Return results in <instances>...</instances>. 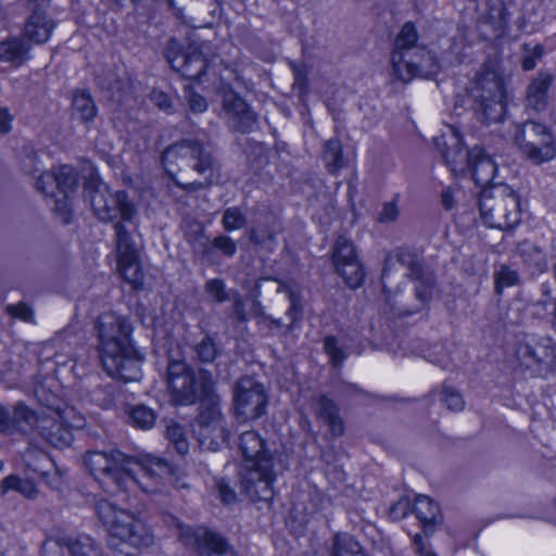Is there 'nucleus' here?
Masks as SVG:
<instances>
[{
  "mask_svg": "<svg viewBox=\"0 0 556 556\" xmlns=\"http://www.w3.org/2000/svg\"><path fill=\"white\" fill-rule=\"evenodd\" d=\"M515 140L522 155L533 164L540 165L556 156V139L552 130L542 123L525 122L520 125Z\"/></svg>",
  "mask_w": 556,
  "mask_h": 556,
  "instance_id": "9d476101",
  "label": "nucleus"
},
{
  "mask_svg": "<svg viewBox=\"0 0 556 556\" xmlns=\"http://www.w3.org/2000/svg\"><path fill=\"white\" fill-rule=\"evenodd\" d=\"M5 313L13 318H17L26 323L34 321V311L28 304L24 302L8 305L5 307Z\"/></svg>",
  "mask_w": 556,
  "mask_h": 556,
  "instance_id": "3c124183",
  "label": "nucleus"
},
{
  "mask_svg": "<svg viewBox=\"0 0 556 556\" xmlns=\"http://www.w3.org/2000/svg\"><path fill=\"white\" fill-rule=\"evenodd\" d=\"M215 486L218 491L220 500L225 504H231L236 501L237 494L225 479H217L215 482Z\"/></svg>",
  "mask_w": 556,
  "mask_h": 556,
  "instance_id": "bf43d9fd",
  "label": "nucleus"
},
{
  "mask_svg": "<svg viewBox=\"0 0 556 556\" xmlns=\"http://www.w3.org/2000/svg\"><path fill=\"white\" fill-rule=\"evenodd\" d=\"M9 490L16 491L28 500L36 498L39 493L33 481L14 475L8 476L2 481V492L5 493Z\"/></svg>",
  "mask_w": 556,
  "mask_h": 556,
  "instance_id": "4c0bfd02",
  "label": "nucleus"
},
{
  "mask_svg": "<svg viewBox=\"0 0 556 556\" xmlns=\"http://www.w3.org/2000/svg\"><path fill=\"white\" fill-rule=\"evenodd\" d=\"M137 217L131 222L124 219L116 220L113 225L115 232V247L117 256L138 254L139 250L134 240V232L137 230Z\"/></svg>",
  "mask_w": 556,
  "mask_h": 556,
  "instance_id": "cd10ccee",
  "label": "nucleus"
},
{
  "mask_svg": "<svg viewBox=\"0 0 556 556\" xmlns=\"http://www.w3.org/2000/svg\"><path fill=\"white\" fill-rule=\"evenodd\" d=\"M247 224V217L243 212L237 207L231 206L224 211L222 217V225L225 231H235L243 228Z\"/></svg>",
  "mask_w": 556,
  "mask_h": 556,
  "instance_id": "79ce46f5",
  "label": "nucleus"
},
{
  "mask_svg": "<svg viewBox=\"0 0 556 556\" xmlns=\"http://www.w3.org/2000/svg\"><path fill=\"white\" fill-rule=\"evenodd\" d=\"M324 350L330 356L334 366L340 365L345 358L344 351L338 345V341L333 336H327L325 338Z\"/></svg>",
  "mask_w": 556,
  "mask_h": 556,
  "instance_id": "603ef678",
  "label": "nucleus"
},
{
  "mask_svg": "<svg viewBox=\"0 0 556 556\" xmlns=\"http://www.w3.org/2000/svg\"><path fill=\"white\" fill-rule=\"evenodd\" d=\"M496 291L500 293L503 288L516 286L519 282L518 273L507 265H502L494 274Z\"/></svg>",
  "mask_w": 556,
  "mask_h": 556,
  "instance_id": "a18cd8bd",
  "label": "nucleus"
},
{
  "mask_svg": "<svg viewBox=\"0 0 556 556\" xmlns=\"http://www.w3.org/2000/svg\"><path fill=\"white\" fill-rule=\"evenodd\" d=\"M170 67L187 79L195 80L204 75L207 62L198 47L189 46L181 50L179 43L172 39L166 51Z\"/></svg>",
  "mask_w": 556,
  "mask_h": 556,
  "instance_id": "6ab92c4d",
  "label": "nucleus"
},
{
  "mask_svg": "<svg viewBox=\"0 0 556 556\" xmlns=\"http://www.w3.org/2000/svg\"><path fill=\"white\" fill-rule=\"evenodd\" d=\"M94 510L109 532L111 548H116L118 542L136 548L149 547L153 544L154 535L152 531L134 514L117 508L106 500L98 501Z\"/></svg>",
  "mask_w": 556,
  "mask_h": 556,
  "instance_id": "423d86ee",
  "label": "nucleus"
},
{
  "mask_svg": "<svg viewBox=\"0 0 556 556\" xmlns=\"http://www.w3.org/2000/svg\"><path fill=\"white\" fill-rule=\"evenodd\" d=\"M192 431L199 446L204 451H218L226 443L229 431L224 425L219 402L210 403L200 409Z\"/></svg>",
  "mask_w": 556,
  "mask_h": 556,
  "instance_id": "2eb2a0df",
  "label": "nucleus"
},
{
  "mask_svg": "<svg viewBox=\"0 0 556 556\" xmlns=\"http://www.w3.org/2000/svg\"><path fill=\"white\" fill-rule=\"evenodd\" d=\"M392 267V258H388L381 274L382 292L386 302L390 305L392 312L397 315H412L426 307L433 298L437 290V279L434 273L427 268L409 279L414 282V303H408V296L392 293L388 287V278Z\"/></svg>",
  "mask_w": 556,
  "mask_h": 556,
  "instance_id": "1a4fd4ad",
  "label": "nucleus"
},
{
  "mask_svg": "<svg viewBox=\"0 0 556 556\" xmlns=\"http://www.w3.org/2000/svg\"><path fill=\"white\" fill-rule=\"evenodd\" d=\"M193 359L201 364H212L220 354L215 340L206 334L192 346Z\"/></svg>",
  "mask_w": 556,
  "mask_h": 556,
  "instance_id": "e433bc0d",
  "label": "nucleus"
},
{
  "mask_svg": "<svg viewBox=\"0 0 556 556\" xmlns=\"http://www.w3.org/2000/svg\"><path fill=\"white\" fill-rule=\"evenodd\" d=\"M12 421L10 419V409L0 405V433L11 432Z\"/></svg>",
  "mask_w": 556,
  "mask_h": 556,
  "instance_id": "69168bd1",
  "label": "nucleus"
},
{
  "mask_svg": "<svg viewBox=\"0 0 556 556\" xmlns=\"http://www.w3.org/2000/svg\"><path fill=\"white\" fill-rule=\"evenodd\" d=\"M37 190L47 197H55L56 191V178L54 172L42 173L37 182Z\"/></svg>",
  "mask_w": 556,
  "mask_h": 556,
  "instance_id": "8fccbe9b",
  "label": "nucleus"
},
{
  "mask_svg": "<svg viewBox=\"0 0 556 556\" xmlns=\"http://www.w3.org/2000/svg\"><path fill=\"white\" fill-rule=\"evenodd\" d=\"M18 5L28 14L23 28L24 37L36 45L47 42L55 28V22L47 12L49 0H18Z\"/></svg>",
  "mask_w": 556,
  "mask_h": 556,
  "instance_id": "f3484780",
  "label": "nucleus"
},
{
  "mask_svg": "<svg viewBox=\"0 0 556 556\" xmlns=\"http://www.w3.org/2000/svg\"><path fill=\"white\" fill-rule=\"evenodd\" d=\"M441 401L446 407L454 412H460L465 407V401L460 392L450 386H443L441 390Z\"/></svg>",
  "mask_w": 556,
  "mask_h": 556,
  "instance_id": "c03bdc74",
  "label": "nucleus"
},
{
  "mask_svg": "<svg viewBox=\"0 0 556 556\" xmlns=\"http://www.w3.org/2000/svg\"><path fill=\"white\" fill-rule=\"evenodd\" d=\"M394 258L406 269L405 276L407 278L428 268L425 266L422 257L408 248H400L395 252Z\"/></svg>",
  "mask_w": 556,
  "mask_h": 556,
  "instance_id": "f704fd0d",
  "label": "nucleus"
},
{
  "mask_svg": "<svg viewBox=\"0 0 556 556\" xmlns=\"http://www.w3.org/2000/svg\"><path fill=\"white\" fill-rule=\"evenodd\" d=\"M434 144L453 173L462 174L467 170L471 150L464 147L462 135L456 128L450 127L446 134L434 138Z\"/></svg>",
  "mask_w": 556,
  "mask_h": 556,
  "instance_id": "412c9836",
  "label": "nucleus"
},
{
  "mask_svg": "<svg viewBox=\"0 0 556 556\" xmlns=\"http://www.w3.org/2000/svg\"><path fill=\"white\" fill-rule=\"evenodd\" d=\"M441 203L447 211L452 210L455 204L454 193L451 189H445L441 193Z\"/></svg>",
  "mask_w": 556,
  "mask_h": 556,
  "instance_id": "774afa93",
  "label": "nucleus"
},
{
  "mask_svg": "<svg viewBox=\"0 0 556 556\" xmlns=\"http://www.w3.org/2000/svg\"><path fill=\"white\" fill-rule=\"evenodd\" d=\"M323 161L330 174H337L341 168L346 166L342 143L339 139L332 138L324 143Z\"/></svg>",
  "mask_w": 556,
  "mask_h": 556,
  "instance_id": "473e14b6",
  "label": "nucleus"
},
{
  "mask_svg": "<svg viewBox=\"0 0 556 556\" xmlns=\"http://www.w3.org/2000/svg\"><path fill=\"white\" fill-rule=\"evenodd\" d=\"M522 49L525 54L521 59V67L523 71H531L536 66L538 60L543 55L544 48L542 45L531 47L529 43H523Z\"/></svg>",
  "mask_w": 556,
  "mask_h": 556,
  "instance_id": "09e8293b",
  "label": "nucleus"
},
{
  "mask_svg": "<svg viewBox=\"0 0 556 556\" xmlns=\"http://www.w3.org/2000/svg\"><path fill=\"white\" fill-rule=\"evenodd\" d=\"M472 109L481 123H498L506 112V88L503 76L491 65H484L469 89Z\"/></svg>",
  "mask_w": 556,
  "mask_h": 556,
  "instance_id": "0eeeda50",
  "label": "nucleus"
},
{
  "mask_svg": "<svg viewBox=\"0 0 556 556\" xmlns=\"http://www.w3.org/2000/svg\"><path fill=\"white\" fill-rule=\"evenodd\" d=\"M291 68L294 77L293 88L298 89L300 94L306 93L308 87V79L305 67L303 65L291 63Z\"/></svg>",
  "mask_w": 556,
  "mask_h": 556,
  "instance_id": "6e6d98bb",
  "label": "nucleus"
},
{
  "mask_svg": "<svg viewBox=\"0 0 556 556\" xmlns=\"http://www.w3.org/2000/svg\"><path fill=\"white\" fill-rule=\"evenodd\" d=\"M399 202V194H394L390 201L383 202L380 211L377 214V220L380 224H391L396 222L400 216Z\"/></svg>",
  "mask_w": 556,
  "mask_h": 556,
  "instance_id": "37998d69",
  "label": "nucleus"
},
{
  "mask_svg": "<svg viewBox=\"0 0 556 556\" xmlns=\"http://www.w3.org/2000/svg\"><path fill=\"white\" fill-rule=\"evenodd\" d=\"M167 387L170 402L175 405H192L200 401L202 408L219 402L212 372L203 368L194 370L185 361H169Z\"/></svg>",
  "mask_w": 556,
  "mask_h": 556,
  "instance_id": "39448f33",
  "label": "nucleus"
},
{
  "mask_svg": "<svg viewBox=\"0 0 556 556\" xmlns=\"http://www.w3.org/2000/svg\"><path fill=\"white\" fill-rule=\"evenodd\" d=\"M413 513L421 523L425 535L434 531V526L442 521L439 505L429 496L419 494L415 497Z\"/></svg>",
  "mask_w": 556,
  "mask_h": 556,
  "instance_id": "a878e982",
  "label": "nucleus"
},
{
  "mask_svg": "<svg viewBox=\"0 0 556 556\" xmlns=\"http://www.w3.org/2000/svg\"><path fill=\"white\" fill-rule=\"evenodd\" d=\"M41 556H61V546L56 541H45L41 546Z\"/></svg>",
  "mask_w": 556,
  "mask_h": 556,
  "instance_id": "338daca9",
  "label": "nucleus"
},
{
  "mask_svg": "<svg viewBox=\"0 0 556 556\" xmlns=\"http://www.w3.org/2000/svg\"><path fill=\"white\" fill-rule=\"evenodd\" d=\"M393 75L403 83H409L415 77H431L440 70L437 56L424 47L415 49L403 60V64L393 66Z\"/></svg>",
  "mask_w": 556,
  "mask_h": 556,
  "instance_id": "aec40b11",
  "label": "nucleus"
},
{
  "mask_svg": "<svg viewBox=\"0 0 556 556\" xmlns=\"http://www.w3.org/2000/svg\"><path fill=\"white\" fill-rule=\"evenodd\" d=\"M46 414L40 415L29 409L27 406L18 404L13 410H10V419L12 421V431H27L30 428L38 430L39 419Z\"/></svg>",
  "mask_w": 556,
  "mask_h": 556,
  "instance_id": "72a5a7b5",
  "label": "nucleus"
},
{
  "mask_svg": "<svg viewBox=\"0 0 556 556\" xmlns=\"http://www.w3.org/2000/svg\"><path fill=\"white\" fill-rule=\"evenodd\" d=\"M238 446L245 462L240 475L241 490L252 502L271 501L277 476L286 469L281 456L270 451L267 441L255 430L242 432Z\"/></svg>",
  "mask_w": 556,
  "mask_h": 556,
  "instance_id": "7ed1b4c3",
  "label": "nucleus"
},
{
  "mask_svg": "<svg viewBox=\"0 0 556 556\" xmlns=\"http://www.w3.org/2000/svg\"><path fill=\"white\" fill-rule=\"evenodd\" d=\"M185 98L191 112L199 114L207 110L206 99L195 92L191 87L185 89Z\"/></svg>",
  "mask_w": 556,
  "mask_h": 556,
  "instance_id": "864d4df0",
  "label": "nucleus"
},
{
  "mask_svg": "<svg viewBox=\"0 0 556 556\" xmlns=\"http://www.w3.org/2000/svg\"><path fill=\"white\" fill-rule=\"evenodd\" d=\"M51 412L39 419L38 432L50 445L56 448L68 447L73 442V429L83 428V417H75L73 409L60 410L54 408L49 401L42 402Z\"/></svg>",
  "mask_w": 556,
  "mask_h": 556,
  "instance_id": "ddd939ff",
  "label": "nucleus"
},
{
  "mask_svg": "<svg viewBox=\"0 0 556 556\" xmlns=\"http://www.w3.org/2000/svg\"><path fill=\"white\" fill-rule=\"evenodd\" d=\"M150 99L159 109L168 113L172 112L173 105L169 97L165 92L154 90L151 92Z\"/></svg>",
  "mask_w": 556,
  "mask_h": 556,
  "instance_id": "e2e57ef3",
  "label": "nucleus"
},
{
  "mask_svg": "<svg viewBox=\"0 0 556 556\" xmlns=\"http://www.w3.org/2000/svg\"><path fill=\"white\" fill-rule=\"evenodd\" d=\"M554 79L551 73L541 71L530 80L525 98V104L528 110L536 113L546 110L549 101L548 90Z\"/></svg>",
  "mask_w": 556,
  "mask_h": 556,
  "instance_id": "b1692460",
  "label": "nucleus"
},
{
  "mask_svg": "<svg viewBox=\"0 0 556 556\" xmlns=\"http://www.w3.org/2000/svg\"><path fill=\"white\" fill-rule=\"evenodd\" d=\"M55 173L56 190L62 194H68L78 186V174L68 165L61 166Z\"/></svg>",
  "mask_w": 556,
  "mask_h": 556,
  "instance_id": "ea45409f",
  "label": "nucleus"
},
{
  "mask_svg": "<svg viewBox=\"0 0 556 556\" xmlns=\"http://www.w3.org/2000/svg\"><path fill=\"white\" fill-rule=\"evenodd\" d=\"M205 293L216 303H224L229 300L224 280L214 278L205 282Z\"/></svg>",
  "mask_w": 556,
  "mask_h": 556,
  "instance_id": "de8ad7c7",
  "label": "nucleus"
},
{
  "mask_svg": "<svg viewBox=\"0 0 556 556\" xmlns=\"http://www.w3.org/2000/svg\"><path fill=\"white\" fill-rule=\"evenodd\" d=\"M267 394L264 386L251 376H243L233 386V407L240 420H255L266 413Z\"/></svg>",
  "mask_w": 556,
  "mask_h": 556,
  "instance_id": "4468645a",
  "label": "nucleus"
},
{
  "mask_svg": "<svg viewBox=\"0 0 556 556\" xmlns=\"http://www.w3.org/2000/svg\"><path fill=\"white\" fill-rule=\"evenodd\" d=\"M73 112L80 121L88 123L97 115V106L87 91H77L74 94Z\"/></svg>",
  "mask_w": 556,
  "mask_h": 556,
  "instance_id": "c9c22d12",
  "label": "nucleus"
},
{
  "mask_svg": "<svg viewBox=\"0 0 556 556\" xmlns=\"http://www.w3.org/2000/svg\"><path fill=\"white\" fill-rule=\"evenodd\" d=\"M53 212L58 217H60L63 224H68L71 222L72 210L67 194H63L61 199L55 200Z\"/></svg>",
  "mask_w": 556,
  "mask_h": 556,
  "instance_id": "13d9d810",
  "label": "nucleus"
},
{
  "mask_svg": "<svg viewBox=\"0 0 556 556\" xmlns=\"http://www.w3.org/2000/svg\"><path fill=\"white\" fill-rule=\"evenodd\" d=\"M506 17V11L502 2H498L496 5L491 8L489 12L488 20L494 26L501 27Z\"/></svg>",
  "mask_w": 556,
  "mask_h": 556,
  "instance_id": "680f3d73",
  "label": "nucleus"
},
{
  "mask_svg": "<svg viewBox=\"0 0 556 556\" xmlns=\"http://www.w3.org/2000/svg\"><path fill=\"white\" fill-rule=\"evenodd\" d=\"M232 316L240 324H245L249 320L244 301L238 293L232 299Z\"/></svg>",
  "mask_w": 556,
  "mask_h": 556,
  "instance_id": "052dcab7",
  "label": "nucleus"
},
{
  "mask_svg": "<svg viewBox=\"0 0 556 556\" xmlns=\"http://www.w3.org/2000/svg\"><path fill=\"white\" fill-rule=\"evenodd\" d=\"M13 115L8 108L0 106V134H8L12 129Z\"/></svg>",
  "mask_w": 556,
  "mask_h": 556,
  "instance_id": "0e129e2a",
  "label": "nucleus"
},
{
  "mask_svg": "<svg viewBox=\"0 0 556 556\" xmlns=\"http://www.w3.org/2000/svg\"><path fill=\"white\" fill-rule=\"evenodd\" d=\"M129 419L135 427L147 430L154 426L156 415L146 405H136L129 410Z\"/></svg>",
  "mask_w": 556,
  "mask_h": 556,
  "instance_id": "a19ab883",
  "label": "nucleus"
},
{
  "mask_svg": "<svg viewBox=\"0 0 556 556\" xmlns=\"http://www.w3.org/2000/svg\"><path fill=\"white\" fill-rule=\"evenodd\" d=\"M478 204L480 216L490 228L510 230L521 222L520 195L506 184L482 189Z\"/></svg>",
  "mask_w": 556,
  "mask_h": 556,
  "instance_id": "6e6552de",
  "label": "nucleus"
},
{
  "mask_svg": "<svg viewBox=\"0 0 556 556\" xmlns=\"http://www.w3.org/2000/svg\"><path fill=\"white\" fill-rule=\"evenodd\" d=\"M332 262L337 273L350 288L361 287L365 278V270L357 257L354 244L344 236L338 237L332 247Z\"/></svg>",
  "mask_w": 556,
  "mask_h": 556,
  "instance_id": "a211bd4d",
  "label": "nucleus"
},
{
  "mask_svg": "<svg viewBox=\"0 0 556 556\" xmlns=\"http://www.w3.org/2000/svg\"><path fill=\"white\" fill-rule=\"evenodd\" d=\"M329 556H369V554L355 536L342 532L332 538Z\"/></svg>",
  "mask_w": 556,
  "mask_h": 556,
  "instance_id": "c756f323",
  "label": "nucleus"
},
{
  "mask_svg": "<svg viewBox=\"0 0 556 556\" xmlns=\"http://www.w3.org/2000/svg\"><path fill=\"white\" fill-rule=\"evenodd\" d=\"M223 109L230 127L235 130L250 134L257 128V114L235 91L228 90L224 92Z\"/></svg>",
  "mask_w": 556,
  "mask_h": 556,
  "instance_id": "4be33fe9",
  "label": "nucleus"
},
{
  "mask_svg": "<svg viewBox=\"0 0 556 556\" xmlns=\"http://www.w3.org/2000/svg\"><path fill=\"white\" fill-rule=\"evenodd\" d=\"M118 270L134 289H141L143 286V271L139 261V253L132 255L117 256Z\"/></svg>",
  "mask_w": 556,
  "mask_h": 556,
  "instance_id": "2f4dec72",
  "label": "nucleus"
},
{
  "mask_svg": "<svg viewBox=\"0 0 556 556\" xmlns=\"http://www.w3.org/2000/svg\"><path fill=\"white\" fill-rule=\"evenodd\" d=\"M314 416L323 421L333 438L344 434V421L340 414L339 405L328 395L318 394L311 400Z\"/></svg>",
  "mask_w": 556,
  "mask_h": 556,
  "instance_id": "5701e85b",
  "label": "nucleus"
},
{
  "mask_svg": "<svg viewBox=\"0 0 556 556\" xmlns=\"http://www.w3.org/2000/svg\"><path fill=\"white\" fill-rule=\"evenodd\" d=\"M84 464L93 479L108 493L126 491L131 485H138L148 492L149 488L136 477L138 471L150 478L172 472L169 464L162 458L151 456L139 460L115 448L88 451L84 455Z\"/></svg>",
  "mask_w": 556,
  "mask_h": 556,
  "instance_id": "f257e3e1",
  "label": "nucleus"
},
{
  "mask_svg": "<svg viewBox=\"0 0 556 556\" xmlns=\"http://www.w3.org/2000/svg\"><path fill=\"white\" fill-rule=\"evenodd\" d=\"M517 253L532 274H541L547 269L546 255L538 245L525 241L518 245Z\"/></svg>",
  "mask_w": 556,
  "mask_h": 556,
  "instance_id": "7c9ffc66",
  "label": "nucleus"
},
{
  "mask_svg": "<svg viewBox=\"0 0 556 556\" xmlns=\"http://www.w3.org/2000/svg\"><path fill=\"white\" fill-rule=\"evenodd\" d=\"M30 46L21 37H10L0 41V60L21 66L28 60Z\"/></svg>",
  "mask_w": 556,
  "mask_h": 556,
  "instance_id": "c85d7f7f",
  "label": "nucleus"
},
{
  "mask_svg": "<svg viewBox=\"0 0 556 556\" xmlns=\"http://www.w3.org/2000/svg\"><path fill=\"white\" fill-rule=\"evenodd\" d=\"M88 197L94 215L101 222H131L138 216L135 203L123 190L111 192L106 186H98L89 191Z\"/></svg>",
  "mask_w": 556,
  "mask_h": 556,
  "instance_id": "f8f14e48",
  "label": "nucleus"
},
{
  "mask_svg": "<svg viewBox=\"0 0 556 556\" xmlns=\"http://www.w3.org/2000/svg\"><path fill=\"white\" fill-rule=\"evenodd\" d=\"M165 435L169 442H172L180 455H185L188 452V443L185 439L184 428L178 424H172L167 426Z\"/></svg>",
  "mask_w": 556,
  "mask_h": 556,
  "instance_id": "49530a36",
  "label": "nucleus"
},
{
  "mask_svg": "<svg viewBox=\"0 0 556 556\" xmlns=\"http://www.w3.org/2000/svg\"><path fill=\"white\" fill-rule=\"evenodd\" d=\"M161 160L174 184L188 192L208 188L217 165L210 146L191 139L168 146Z\"/></svg>",
  "mask_w": 556,
  "mask_h": 556,
  "instance_id": "20e7f679",
  "label": "nucleus"
},
{
  "mask_svg": "<svg viewBox=\"0 0 556 556\" xmlns=\"http://www.w3.org/2000/svg\"><path fill=\"white\" fill-rule=\"evenodd\" d=\"M170 521L179 533V540L188 547L193 548L198 556H237L233 547L223 535L205 528L191 529L182 527L180 521L170 516Z\"/></svg>",
  "mask_w": 556,
  "mask_h": 556,
  "instance_id": "dca6fc26",
  "label": "nucleus"
},
{
  "mask_svg": "<svg viewBox=\"0 0 556 556\" xmlns=\"http://www.w3.org/2000/svg\"><path fill=\"white\" fill-rule=\"evenodd\" d=\"M417 40L418 33L414 24L410 22L405 23L394 41V48L391 53L392 67L403 64V60L407 55L413 53L415 49L420 48V46L417 45Z\"/></svg>",
  "mask_w": 556,
  "mask_h": 556,
  "instance_id": "bb28decb",
  "label": "nucleus"
},
{
  "mask_svg": "<svg viewBox=\"0 0 556 556\" xmlns=\"http://www.w3.org/2000/svg\"><path fill=\"white\" fill-rule=\"evenodd\" d=\"M410 511L413 513V505L410 501L406 497H403L391 506L389 514L393 520H401L405 518Z\"/></svg>",
  "mask_w": 556,
  "mask_h": 556,
  "instance_id": "4d7b16f0",
  "label": "nucleus"
},
{
  "mask_svg": "<svg viewBox=\"0 0 556 556\" xmlns=\"http://www.w3.org/2000/svg\"><path fill=\"white\" fill-rule=\"evenodd\" d=\"M67 546L72 556H103L101 547L89 535H80Z\"/></svg>",
  "mask_w": 556,
  "mask_h": 556,
  "instance_id": "58836bf2",
  "label": "nucleus"
},
{
  "mask_svg": "<svg viewBox=\"0 0 556 556\" xmlns=\"http://www.w3.org/2000/svg\"><path fill=\"white\" fill-rule=\"evenodd\" d=\"M212 247L223 253L226 257H232L237 253L236 242L226 235H219L212 241Z\"/></svg>",
  "mask_w": 556,
  "mask_h": 556,
  "instance_id": "5fc2aeb1",
  "label": "nucleus"
},
{
  "mask_svg": "<svg viewBox=\"0 0 556 556\" xmlns=\"http://www.w3.org/2000/svg\"><path fill=\"white\" fill-rule=\"evenodd\" d=\"M99 358L104 371L125 382L140 376V357L130 342V320L114 312L102 313L96 321Z\"/></svg>",
  "mask_w": 556,
  "mask_h": 556,
  "instance_id": "f03ea898",
  "label": "nucleus"
},
{
  "mask_svg": "<svg viewBox=\"0 0 556 556\" xmlns=\"http://www.w3.org/2000/svg\"><path fill=\"white\" fill-rule=\"evenodd\" d=\"M467 169L470 170L475 184L484 189L491 187L490 184L495 177L497 167L493 159L482 149L473 148Z\"/></svg>",
  "mask_w": 556,
  "mask_h": 556,
  "instance_id": "393cba45",
  "label": "nucleus"
},
{
  "mask_svg": "<svg viewBox=\"0 0 556 556\" xmlns=\"http://www.w3.org/2000/svg\"><path fill=\"white\" fill-rule=\"evenodd\" d=\"M515 356L519 366L531 376L545 375L556 362V352L549 338L528 334L516 345Z\"/></svg>",
  "mask_w": 556,
  "mask_h": 556,
  "instance_id": "9b49d317",
  "label": "nucleus"
}]
</instances>
